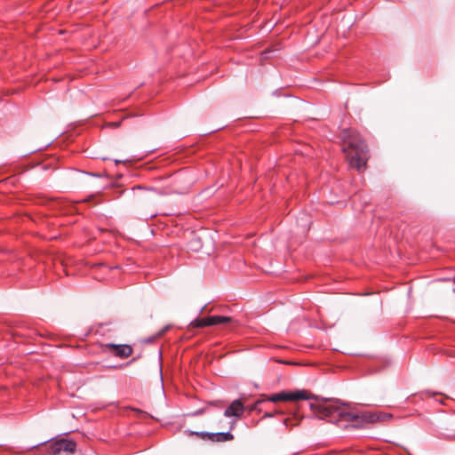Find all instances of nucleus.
I'll return each mask as SVG.
<instances>
[{"label":"nucleus","instance_id":"9","mask_svg":"<svg viewBox=\"0 0 455 455\" xmlns=\"http://www.w3.org/2000/svg\"><path fill=\"white\" fill-rule=\"evenodd\" d=\"M19 337L23 339H36L37 338L42 339H57L56 335L54 333L44 331V332H39V331H31L28 335H20Z\"/></svg>","mask_w":455,"mask_h":455},{"label":"nucleus","instance_id":"20","mask_svg":"<svg viewBox=\"0 0 455 455\" xmlns=\"http://www.w3.org/2000/svg\"><path fill=\"white\" fill-rule=\"evenodd\" d=\"M289 421H290V419H283V425H284L286 427H290Z\"/></svg>","mask_w":455,"mask_h":455},{"label":"nucleus","instance_id":"3","mask_svg":"<svg viewBox=\"0 0 455 455\" xmlns=\"http://www.w3.org/2000/svg\"><path fill=\"white\" fill-rule=\"evenodd\" d=\"M220 325L227 329L228 332H232L237 330L241 325L240 322L232 316L224 315H209L201 318H196L190 323L192 328H202L205 326Z\"/></svg>","mask_w":455,"mask_h":455},{"label":"nucleus","instance_id":"1","mask_svg":"<svg viewBox=\"0 0 455 455\" xmlns=\"http://www.w3.org/2000/svg\"><path fill=\"white\" fill-rule=\"evenodd\" d=\"M342 150L346 155L348 164L358 172H363L369 159V149L360 133L354 129L342 131Z\"/></svg>","mask_w":455,"mask_h":455},{"label":"nucleus","instance_id":"2","mask_svg":"<svg viewBox=\"0 0 455 455\" xmlns=\"http://www.w3.org/2000/svg\"><path fill=\"white\" fill-rule=\"evenodd\" d=\"M311 411L320 419H324L334 424L339 422H352L358 419L355 413L347 411L338 402H315L308 403Z\"/></svg>","mask_w":455,"mask_h":455},{"label":"nucleus","instance_id":"17","mask_svg":"<svg viewBox=\"0 0 455 455\" xmlns=\"http://www.w3.org/2000/svg\"><path fill=\"white\" fill-rule=\"evenodd\" d=\"M279 413H282V411H278V410H275L274 411H266L264 414H263V419H270V418H273L275 414H279Z\"/></svg>","mask_w":455,"mask_h":455},{"label":"nucleus","instance_id":"21","mask_svg":"<svg viewBox=\"0 0 455 455\" xmlns=\"http://www.w3.org/2000/svg\"><path fill=\"white\" fill-rule=\"evenodd\" d=\"M425 394L428 396H433L435 395V393H431L430 391H426Z\"/></svg>","mask_w":455,"mask_h":455},{"label":"nucleus","instance_id":"19","mask_svg":"<svg viewBox=\"0 0 455 455\" xmlns=\"http://www.w3.org/2000/svg\"><path fill=\"white\" fill-rule=\"evenodd\" d=\"M380 414V421L385 420L386 419L389 418L390 416L386 413H379Z\"/></svg>","mask_w":455,"mask_h":455},{"label":"nucleus","instance_id":"13","mask_svg":"<svg viewBox=\"0 0 455 455\" xmlns=\"http://www.w3.org/2000/svg\"><path fill=\"white\" fill-rule=\"evenodd\" d=\"M189 435H196V436L201 437L204 440L207 439V440H210V441L212 442V436L211 435H213V433L204 432V431H201V432H198V431H189Z\"/></svg>","mask_w":455,"mask_h":455},{"label":"nucleus","instance_id":"12","mask_svg":"<svg viewBox=\"0 0 455 455\" xmlns=\"http://www.w3.org/2000/svg\"><path fill=\"white\" fill-rule=\"evenodd\" d=\"M363 419L371 423L380 421V414L377 412H368L363 415Z\"/></svg>","mask_w":455,"mask_h":455},{"label":"nucleus","instance_id":"15","mask_svg":"<svg viewBox=\"0 0 455 455\" xmlns=\"http://www.w3.org/2000/svg\"><path fill=\"white\" fill-rule=\"evenodd\" d=\"M299 349L305 352L320 347V346H316L315 343H299Z\"/></svg>","mask_w":455,"mask_h":455},{"label":"nucleus","instance_id":"11","mask_svg":"<svg viewBox=\"0 0 455 455\" xmlns=\"http://www.w3.org/2000/svg\"><path fill=\"white\" fill-rule=\"evenodd\" d=\"M334 351L340 352L345 355H362L361 353L348 347L346 346V343H339V347H335L331 348Z\"/></svg>","mask_w":455,"mask_h":455},{"label":"nucleus","instance_id":"10","mask_svg":"<svg viewBox=\"0 0 455 455\" xmlns=\"http://www.w3.org/2000/svg\"><path fill=\"white\" fill-rule=\"evenodd\" d=\"M212 442H228L234 439V435L230 432L213 433Z\"/></svg>","mask_w":455,"mask_h":455},{"label":"nucleus","instance_id":"8","mask_svg":"<svg viewBox=\"0 0 455 455\" xmlns=\"http://www.w3.org/2000/svg\"><path fill=\"white\" fill-rule=\"evenodd\" d=\"M441 435L446 438H455V414L446 417L440 425Z\"/></svg>","mask_w":455,"mask_h":455},{"label":"nucleus","instance_id":"7","mask_svg":"<svg viewBox=\"0 0 455 455\" xmlns=\"http://www.w3.org/2000/svg\"><path fill=\"white\" fill-rule=\"evenodd\" d=\"M106 350L121 358L129 356L132 352V347L126 343H108Z\"/></svg>","mask_w":455,"mask_h":455},{"label":"nucleus","instance_id":"16","mask_svg":"<svg viewBox=\"0 0 455 455\" xmlns=\"http://www.w3.org/2000/svg\"><path fill=\"white\" fill-rule=\"evenodd\" d=\"M261 403H262V401H261V400H258V401H256L253 404H251V405H250V406L246 407V410H248L249 411H259L260 410L259 409V405Z\"/></svg>","mask_w":455,"mask_h":455},{"label":"nucleus","instance_id":"6","mask_svg":"<svg viewBox=\"0 0 455 455\" xmlns=\"http://www.w3.org/2000/svg\"><path fill=\"white\" fill-rule=\"evenodd\" d=\"M245 410L246 406L243 405L241 399H235L224 411V416L226 418L233 417L236 421L243 417Z\"/></svg>","mask_w":455,"mask_h":455},{"label":"nucleus","instance_id":"14","mask_svg":"<svg viewBox=\"0 0 455 455\" xmlns=\"http://www.w3.org/2000/svg\"><path fill=\"white\" fill-rule=\"evenodd\" d=\"M171 328L170 325L164 326L161 331H159L156 334L153 335L152 337L148 338L146 341L151 342L156 341L158 339H161L163 335Z\"/></svg>","mask_w":455,"mask_h":455},{"label":"nucleus","instance_id":"4","mask_svg":"<svg viewBox=\"0 0 455 455\" xmlns=\"http://www.w3.org/2000/svg\"><path fill=\"white\" fill-rule=\"evenodd\" d=\"M311 395L306 390H296L293 392L282 391L272 395L267 398V401L276 403L279 401H298V400H310Z\"/></svg>","mask_w":455,"mask_h":455},{"label":"nucleus","instance_id":"5","mask_svg":"<svg viewBox=\"0 0 455 455\" xmlns=\"http://www.w3.org/2000/svg\"><path fill=\"white\" fill-rule=\"evenodd\" d=\"M76 443L68 439H59L49 444L50 453L52 455H59L61 452L73 454L76 451Z\"/></svg>","mask_w":455,"mask_h":455},{"label":"nucleus","instance_id":"18","mask_svg":"<svg viewBox=\"0 0 455 455\" xmlns=\"http://www.w3.org/2000/svg\"><path fill=\"white\" fill-rule=\"evenodd\" d=\"M204 411H205V410L204 408L198 409V410L195 411L194 412H192L191 415L192 416H199V415L204 414Z\"/></svg>","mask_w":455,"mask_h":455}]
</instances>
